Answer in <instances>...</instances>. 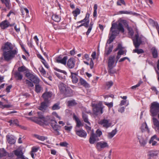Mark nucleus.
<instances>
[{
	"label": "nucleus",
	"instance_id": "3",
	"mask_svg": "<svg viewBox=\"0 0 159 159\" xmlns=\"http://www.w3.org/2000/svg\"><path fill=\"white\" fill-rule=\"evenodd\" d=\"M150 115L153 116H156L159 112V103L157 102H154L151 103L150 107Z\"/></svg>",
	"mask_w": 159,
	"mask_h": 159
},
{
	"label": "nucleus",
	"instance_id": "48",
	"mask_svg": "<svg viewBox=\"0 0 159 159\" xmlns=\"http://www.w3.org/2000/svg\"><path fill=\"white\" fill-rule=\"evenodd\" d=\"M121 3L124 5H125V3L124 0H118L117 2V5L121 6Z\"/></svg>",
	"mask_w": 159,
	"mask_h": 159
},
{
	"label": "nucleus",
	"instance_id": "21",
	"mask_svg": "<svg viewBox=\"0 0 159 159\" xmlns=\"http://www.w3.org/2000/svg\"><path fill=\"white\" fill-rule=\"evenodd\" d=\"M49 103L44 101L41 103L40 106L39 107V109L43 111L46 110L49 106Z\"/></svg>",
	"mask_w": 159,
	"mask_h": 159
},
{
	"label": "nucleus",
	"instance_id": "18",
	"mask_svg": "<svg viewBox=\"0 0 159 159\" xmlns=\"http://www.w3.org/2000/svg\"><path fill=\"white\" fill-rule=\"evenodd\" d=\"M7 142L10 144H13L15 143L16 140L14 136L11 134H7L6 135Z\"/></svg>",
	"mask_w": 159,
	"mask_h": 159
},
{
	"label": "nucleus",
	"instance_id": "26",
	"mask_svg": "<svg viewBox=\"0 0 159 159\" xmlns=\"http://www.w3.org/2000/svg\"><path fill=\"white\" fill-rule=\"evenodd\" d=\"M8 122L10 124V125H15L16 126H20L22 129L24 128V127H22L19 125L18 124L19 121L17 119L11 120L9 121Z\"/></svg>",
	"mask_w": 159,
	"mask_h": 159
},
{
	"label": "nucleus",
	"instance_id": "12",
	"mask_svg": "<svg viewBox=\"0 0 159 159\" xmlns=\"http://www.w3.org/2000/svg\"><path fill=\"white\" fill-rule=\"evenodd\" d=\"M62 57L63 55H59L56 58V60L57 63H61L65 65L66 64V61L68 57L66 56H64L63 57Z\"/></svg>",
	"mask_w": 159,
	"mask_h": 159
},
{
	"label": "nucleus",
	"instance_id": "14",
	"mask_svg": "<svg viewBox=\"0 0 159 159\" xmlns=\"http://www.w3.org/2000/svg\"><path fill=\"white\" fill-rule=\"evenodd\" d=\"M13 152L16 156L17 157L18 159H28L23 155V153L21 149H17L13 151Z\"/></svg>",
	"mask_w": 159,
	"mask_h": 159
},
{
	"label": "nucleus",
	"instance_id": "11",
	"mask_svg": "<svg viewBox=\"0 0 159 159\" xmlns=\"http://www.w3.org/2000/svg\"><path fill=\"white\" fill-rule=\"evenodd\" d=\"M98 124L102 125L103 128L106 129L111 126V123L110 122V120L105 119L101 120L98 121Z\"/></svg>",
	"mask_w": 159,
	"mask_h": 159
},
{
	"label": "nucleus",
	"instance_id": "30",
	"mask_svg": "<svg viewBox=\"0 0 159 159\" xmlns=\"http://www.w3.org/2000/svg\"><path fill=\"white\" fill-rule=\"evenodd\" d=\"M18 71L20 72L25 71L26 74L27 72H29V70L24 66H22L19 67L18 68Z\"/></svg>",
	"mask_w": 159,
	"mask_h": 159
},
{
	"label": "nucleus",
	"instance_id": "8",
	"mask_svg": "<svg viewBox=\"0 0 159 159\" xmlns=\"http://www.w3.org/2000/svg\"><path fill=\"white\" fill-rule=\"evenodd\" d=\"M38 117H34L33 118L34 119L33 120L37 123L41 125L43 124H47V121L46 118L42 115V113L41 112H37Z\"/></svg>",
	"mask_w": 159,
	"mask_h": 159
},
{
	"label": "nucleus",
	"instance_id": "24",
	"mask_svg": "<svg viewBox=\"0 0 159 159\" xmlns=\"http://www.w3.org/2000/svg\"><path fill=\"white\" fill-rule=\"evenodd\" d=\"M0 26L2 29H5L9 26V22L5 20L0 23Z\"/></svg>",
	"mask_w": 159,
	"mask_h": 159
},
{
	"label": "nucleus",
	"instance_id": "35",
	"mask_svg": "<svg viewBox=\"0 0 159 159\" xmlns=\"http://www.w3.org/2000/svg\"><path fill=\"white\" fill-rule=\"evenodd\" d=\"M82 117L84 122L90 125V123L89 121L88 116L85 113H83Z\"/></svg>",
	"mask_w": 159,
	"mask_h": 159
},
{
	"label": "nucleus",
	"instance_id": "4",
	"mask_svg": "<svg viewBox=\"0 0 159 159\" xmlns=\"http://www.w3.org/2000/svg\"><path fill=\"white\" fill-rule=\"evenodd\" d=\"M16 50L5 51L2 54L4 60L7 61H8L12 60L17 54Z\"/></svg>",
	"mask_w": 159,
	"mask_h": 159
},
{
	"label": "nucleus",
	"instance_id": "40",
	"mask_svg": "<svg viewBox=\"0 0 159 159\" xmlns=\"http://www.w3.org/2000/svg\"><path fill=\"white\" fill-rule=\"evenodd\" d=\"M59 105L60 103H57L54 104L52 107V110H54L59 109L60 108Z\"/></svg>",
	"mask_w": 159,
	"mask_h": 159
},
{
	"label": "nucleus",
	"instance_id": "25",
	"mask_svg": "<svg viewBox=\"0 0 159 159\" xmlns=\"http://www.w3.org/2000/svg\"><path fill=\"white\" fill-rule=\"evenodd\" d=\"M140 129L142 132H147L148 133L149 132V129L146 122L142 124Z\"/></svg>",
	"mask_w": 159,
	"mask_h": 159
},
{
	"label": "nucleus",
	"instance_id": "61",
	"mask_svg": "<svg viewBox=\"0 0 159 159\" xmlns=\"http://www.w3.org/2000/svg\"><path fill=\"white\" fill-rule=\"evenodd\" d=\"M157 138V136L156 135H153L152 137L151 138L150 140L149 141V143L150 144L151 143V142L154 139H156Z\"/></svg>",
	"mask_w": 159,
	"mask_h": 159
},
{
	"label": "nucleus",
	"instance_id": "55",
	"mask_svg": "<svg viewBox=\"0 0 159 159\" xmlns=\"http://www.w3.org/2000/svg\"><path fill=\"white\" fill-rule=\"evenodd\" d=\"M90 14L89 13H87L86 15V16L85 18L84 19L85 20H86V22L87 21H89V17Z\"/></svg>",
	"mask_w": 159,
	"mask_h": 159
},
{
	"label": "nucleus",
	"instance_id": "27",
	"mask_svg": "<svg viewBox=\"0 0 159 159\" xmlns=\"http://www.w3.org/2000/svg\"><path fill=\"white\" fill-rule=\"evenodd\" d=\"M80 82V84L85 88H89V84L87 82L82 78H80L79 80Z\"/></svg>",
	"mask_w": 159,
	"mask_h": 159
},
{
	"label": "nucleus",
	"instance_id": "33",
	"mask_svg": "<svg viewBox=\"0 0 159 159\" xmlns=\"http://www.w3.org/2000/svg\"><path fill=\"white\" fill-rule=\"evenodd\" d=\"M52 18L53 20L57 22H59L61 20L60 17L56 14L53 15Z\"/></svg>",
	"mask_w": 159,
	"mask_h": 159
},
{
	"label": "nucleus",
	"instance_id": "45",
	"mask_svg": "<svg viewBox=\"0 0 159 159\" xmlns=\"http://www.w3.org/2000/svg\"><path fill=\"white\" fill-rule=\"evenodd\" d=\"M21 11L22 15L25 14V13H23V12L24 11L25 12V13L26 14V15H27L29 12V10L26 8H22L21 9Z\"/></svg>",
	"mask_w": 159,
	"mask_h": 159
},
{
	"label": "nucleus",
	"instance_id": "38",
	"mask_svg": "<svg viewBox=\"0 0 159 159\" xmlns=\"http://www.w3.org/2000/svg\"><path fill=\"white\" fill-rule=\"evenodd\" d=\"M115 37L112 36V35H111L109 39L107 40V43L106 44L107 47L108 46V44H110L113 41L114 39H115Z\"/></svg>",
	"mask_w": 159,
	"mask_h": 159
},
{
	"label": "nucleus",
	"instance_id": "28",
	"mask_svg": "<svg viewBox=\"0 0 159 159\" xmlns=\"http://www.w3.org/2000/svg\"><path fill=\"white\" fill-rule=\"evenodd\" d=\"M2 3L5 5L6 7L8 9H10L11 7V4L10 0H1Z\"/></svg>",
	"mask_w": 159,
	"mask_h": 159
},
{
	"label": "nucleus",
	"instance_id": "47",
	"mask_svg": "<svg viewBox=\"0 0 159 159\" xmlns=\"http://www.w3.org/2000/svg\"><path fill=\"white\" fill-rule=\"evenodd\" d=\"M76 127L77 128V127L80 128V126H83V125L81 123L80 120H79L76 121Z\"/></svg>",
	"mask_w": 159,
	"mask_h": 159
},
{
	"label": "nucleus",
	"instance_id": "20",
	"mask_svg": "<svg viewBox=\"0 0 159 159\" xmlns=\"http://www.w3.org/2000/svg\"><path fill=\"white\" fill-rule=\"evenodd\" d=\"M115 56L114 55L110 56L108 59V67H114Z\"/></svg>",
	"mask_w": 159,
	"mask_h": 159
},
{
	"label": "nucleus",
	"instance_id": "31",
	"mask_svg": "<svg viewBox=\"0 0 159 159\" xmlns=\"http://www.w3.org/2000/svg\"><path fill=\"white\" fill-rule=\"evenodd\" d=\"M139 142L141 146H144L147 143V140L142 137L138 138Z\"/></svg>",
	"mask_w": 159,
	"mask_h": 159
},
{
	"label": "nucleus",
	"instance_id": "2",
	"mask_svg": "<svg viewBox=\"0 0 159 159\" xmlns=\"http://www.w3.org/2000/svg\"><path fill=\"white\" fill-rule=\"evenodd\" d=\"M58 86L61 93L64 94L66 97L72 96L73 93L72 90L70 87L62 82L60 83Z\"/></svg>",
	"mask_w": 159,
	"mask_h": 159
},
{
	"label": "nucleus",
	"instance_id": "59",
	"mask_svg": "<svg viewBox=\"0 0 159 159\" xmlns=\"http://www.w3.org/2000/svg\"><path fill=\"white\" fill-rule=\"evenodd\" d=\"M105 104L109 108H111L113 106V103L112 102H111L107 103V102H105Z\"/></svg>",
	"mask_w": 159,
	"mask_h": 159
},
{
	"label": "nucleus",
	"instance_id": "56",
	"mask_svg": "<svg viewBox=\"0 0 159 159\" xmlns=\"http://www.w3.org/2000/svg\"><path fill=\"white\" fill-rule=\"evenodd\" d=\"M68 144L66 142H61L60 143V146L65 147H67Z\"/></svg>",
	"mask_w": 159,
	"mask_h": 159
},
{
	"label": "nucleus",
	"instance_id": "43",
	"mask_svg": "<svg viewBox=\"0 0 159 159\" xmlns=\"http://www.w3.org/2000/svg\"><path fill=\"white\" fill-rule=\"evenodd\" d=\"M7 152L5 150H0V158L7 155Z\"/></svg>",
	"mask_w": 159,
	"mask_h": 159
},
{
	"label": "nucleus",
	"instance_id": "44",
	"mask_svg": "<svg viewBox=\"0 0 159 159\" xmlns=\"http://www.w3.org/2000/svg\"><path fill=\"white\" fill-rule=\"evenodd\" d=\"M25 81H26V84H27L28 86L29 87H33L34 86L33 83L31 82L30 81V80H25Z\"/></svg>",
	"mask_w": 159,
	"mask_h": 159
},
{
	"label": "nucleus",
	"instance_id": "13",
	"mask_svg": "<svg viewBox=\"0 0 159 159\" xmlns=\"http://www.w3.org/2000/svg\"><path fill=\"white\" fill-rule=\"evenodd\" d=\"M75 132L76 134L78 136L85 138L87 135L86 131L82 129H77L76 128H75Z\"/></svg>",
	"mask_w": 159,
	"mask_h": 159
},
{
	"label": "nucleus",
	"instance_id": "22",
	"mask_svg": "<svg viewBox=\"0 0 159 159\" xmlns=\"http://www.w3.org/2000/svg\"><path fill=\"white\" fill-rule=\"evenodd\" d=\"M70 71L71 74L70 77L72 79V82L73 83H77L78 81V74L76 73H73L70 70Z\"/></svg>",
	"mask_w": 159,
	"mask_h": 159
},
{
	"label": "nucleus",
	"instance_id": "49",
	"mask_svg": "<svg viewBox=\"0 0 159 159\" xmlns=\"http://www.w3.org/2000/svg\"><path fill=\"white\" fill-rule=\"evenodd\" d=\"M125 47H123L122 46L121 44H119L117 46V47L115 50H123L125 49Z\"/></svg>",
	"mask_w": 159,
	"mask_h": 159
},
{
	"label": "nucleus",
	"instance_id": "5",
	"mask_svg": "<svg viewBox=\"0 0 159 159\" xmlns=\"http://www.w3.org/2000/svg\"><path fill=\"white\" fill-rule=\"evenodd\" d=\"M102 134V131L99 129H97L95 134L93 131L90 134V136L89 139V142L91 144H94L96 141H98L99 139L98 137H100Z\"/></svg>",
	"mask_w": 159,
	"mask_h": 159
},
{
	"label": "nucleus",
	"instance_id": "62",
	"mask_svg": "<svg viewBox=\"0 0 159 159\" xmlns=\"http://www.w3.org/2000/svg\"><path fill=\"white\" fill-rule=\"evenodd\" d=\"M151 89L152 90L156 92V94L157 95L158 93V91L157 89V88L156 87L154 86H153L151 87Z\"/></svg>",
	"mask_w": 159,
	"mask_h": 159
},
{
	"label": "nucleus",
	"instance_id": "60",
	"mask_svg": "<svg viewBox=\"0 0 159 159\" xmlns=\"http://www.w3.org/2000/svg\"><path fill=\"white\" fill-rule=\"evenodd\" d=\"M89 65L90 66V68L91 69H92L93 68L94 66V63L93 61L92 58H91L90 61Z\"/></svg>",
	"mask_w": 159,
	"mask_h": 159
},
{
	"label": "nucleus",
	"instance_id": "36",
	"mask_svg": "<svg viewBox=\"0 0 159 159\" xmlns=\"http://www.w3.org/2000/svg\"><path fill=\"white\" fill-rule=\"evenodd\" d=\"M34 136L38 139L42 141H43L47 139V137H46L41 136L37 134H35Z\"/></svg>",
	"mask_w": 159,
	"mask_h": 159
},
{
	"label": "nucleus",
	"instance_id": "7",
	"mask_svg": "<svg viewBox=\"0 0 159 159\" xmlns=\"http://www.w3.org/2000/svg\"><path fill=\"white\" fill-rule=\"evenodd\" d=\"M93 113L96 115H101L103 113V109L104 108L102 104L99 103L97 104H92Z\"/></svg>",
	"mask_w": 159,
	"mask_h": 159
},
{
	"label": "nucleus",
	"instance_id": "50",
	"mask_svg": "<svg viewBox=\"0 0 159 159\" xmlns=\"http://www.w3.org/2000/svg\"><path fill=\"white\" fill-rule=\"evenodd\" d=\"M120 14H129L132 13L131 11H120L119 12Z\"/></svg>",
	"mask_w": 159,
	"mask_h": 159
},
{
	"label": "nucleus",
	"instance_id": "64",
	"mask_svg": "<svg viewBox=\"0 0 159 159\" xmlns=\"http://www.w3.org/2000/svg\"><path fill=\"white\" fill-rule=\"evenodd\" d=\"M89 22L87 21L81 24V25L84 26L86 28H88L89 26Z\"/></svg>",
	"mask_w": 159,
	"mask_h": 159
},
{
	"label": "nucleus",
	"instance_id": "42",
	"mask_svg": "<svg viewBox=\"0 0 159 159\" xmlns=\"http://www.w3.org/2000/svg\"><path fill=\"white\" fill-rule=\"evenodd\" d=\"M80 10L78 8H77L75 11L72 12V13L74 16L76 17L78 15L80 14Z\"/></svg>",
	"mask_w": 159,
	"mask_h": 159
},
{
	"label": "nucleus",
	"instance_id": "51",
	"mask_svg": "<svg viewBox=\"0 0 159 159\" xmlns=\"http://www.w3.org/2000/svg\"><path fill=\"white\" fill-rule=\"evenodd\" d=\"M113 84V83L112 81H110L106 83V86L108 89L110 88Z\"/></svg>",
	"mask_w": 159,
	"mask_h": 159
},
{
	"label": "nucleus",
	"instance_id": "58",
	"mask_svg": "<svg viewBox=\"0 0 159 159\" xmlns=\"http://www.w3.org/2000/svg\"><path fill=\"white\" fill-rule=\"evenodd\" d=\"M40 72L43 75H45L46 74V71L43 67L39 68Z\"/></svg>",
	"mask_w": 159,
	"mask_h": 159
},
{
	"label": "nucleus",
	"instance_id": "63",
	"mask_svg": "<svg viewBox=\"0 0 159 159\" xmlns=\"http://www.w3.org/2000/svg\"><path fill=\"white\" fill-rule=\"evenodd\" d=\"M55 74L61 80L64 78V77H62L59 73L56 72Z\"/></svg>",
	"mask_w": 159,
	"mask_h": 159
},
{
	"label": "nucleus",
	"instance_id": "9",
	"mask_svg": "<svg viewBox=\"0 0 159 159\" xmlns=\"http://www.w3.org/2000/svg\"><path fill=\"white\" fill-rule=\"evenodd\" d=\"M25 76L30 80L36 84H39V79L36 76L32 74L30 72H27L25 74Z\"/></svg>",
	"mask_w": 159,
	"mask_h": 159
},
{
	"label": "nucleus",
	"instance_id": "52",
	"mask_svg": "<svg viewBox=\"0 0 159 159\" xmlns=\"http://www.w3.org/2000/svg\"><path fill=\"white\" fill-rule=\"evenodd\" d=\"M152 54L153 57L154 58L157 57L158 56L157 50H153V51L152 52Z\"/></svg>",
	"mask_w": 159,
	"mask_h": 159
},
{
	"label": "nucleus",
	"instance_id": "57",
	"mask_svg": "<svg viewBox=\"0 0 159 159\" xmlns=\"http://www.w3.org/2000/svg\"><path fill=\"white\" fill-rule=\"evenodd\" d=\"M39 148L35 147H33L32 148L31 152H35L38 150Z\"/></svg>",
	"mask_w": 159,
	"mask_h": 159
},
{
	"label": "nucleus",
	"instance_id": "34",
	"mask_svg": "<svg viewBox=\"0 0 159 159\" xmlns=\"http://www.w3.org/2000/svg\"><path fill=\"white\" fill-rule=\"evenodd\" d=\"M77 103L75 100L69 101L67 102L68 106H74L77 104Z\"/></svg>",
	"mask_w": 159,
	"mask_h": 159
},
{
	"label": "nucleus",
	"instance_id": "53",
	"mask_svg": "<svg viewBox=\"0 0 159 159\" xmlns=\"http://www.w3.org/2000/svg\"><path fill=\"white\" fill-rule=\"evenodd\" d=\"M55 69L58 72L63 73L65 75H67V72L65 70H62L57 68H56Z\"/></svg>",
	"mask_w": 159,
	"mask_h": 159
},
{
	"label": "nucleus",
	"instance_id": "6",
	"mask_svg": "<svg viewBox=\"0 0 159 159\" xmlns=\"http://www.w3.org/2000/svg\"><path fill=\"white\" fill-rule=\"evenodd\" d=\"M137 33L135 35L133 39L134 45L136 48L134 50H137V49L139 48L140 44L142 43L144 38V37L142 36H139L137 31ZM139 50L142 49H139Z\"/></svg>",
	"mask_w": 159,
	"mask_h": 159
},
{
	"label": "nucleus",
	"instance_id": "41",
	"mask_svg": "<svg viewBox=\"0 0 159 159\" xmlns=\"http://www.w3.org/2000/svg\"><path fill=\"white\" fill-rule=\"evenodd\" d=\"M114 67H108V71L110 74H113L116 73V70H113Z\"/></svg>",
	"mask_w": 159,
	"mask_h": 159
},
{
	"label": "nucleus",
	"instance_id": "17",
	"mask_svg": "<svg viewBox=\"0 0 159 159\" xmlns=\"http://www.w3.org/2000/svg\"><path fill=\"white\" fill-rule=\"evenodd\" d=\"M75 60L74 58H70L68 59L67 62H66L67 67L70 69L73 68L75 67Z\"/></svg>",
	"mask_w": 159,
	"mask_h": 159
},
{
	"label": "nucleus",
	"instance_id": "37",
	"mask_svg": "<svg viewBox=\"0 0 159 159\" xmlns=\"http://www.w3.org/2000/svg\"><path fill=\"white\" fill-rule=\"evenodd\" d=\"M35 90L37 93H39L41 90H42V88L41 85L39 84H36L35 85Z\"/></svg>",
	"mask_w": 159,
	"mask_h": 159
},
{
	"label": "nucleus",
	"instance_id": "10",
	"mask_svg": "<svg viewBox=\"0 0 159 159\" xmlns=\"http://www.w3.org/2000/svg\"><path fill=\"white\" fill-rule=\"evenodd\" d=\"M50 125L54 131V133L57 135H59L60 133L59 132L61 126L57 125V123L56 121L53 120L51 123Z\"/></svg>",
	"mask_w": 159,
	"mask_h": 159
},
{
	"label": "nucleus",
	"instance_id": "19",
	"mask_svg": "<svg viewBox=\"0 0 159 159\" xmlns=\"http://www.w3.org/2000/svg\"><path fill=\"white\" fill-rule=\"evenodd\" d=\"M96 146L98 149L104 148H108L109 147L107 143L104 141H101L98 142L96 144Z\"/></svg>",
	"mask_w": 159,
	"mask_h": 159
},
{
	"label": "nucleus",
	"instance_id": "32",
	"mask_svg": "<svg viewBox=\"0 0 159 159\" xmlns=\"http://www.w3.org/2000/svg\"><path fill=\"white\" fill-rule=\"evenodd\" d=\"M15 76L16 78L18 80H21L23 78L22 75L18 71L15 72Z\"/></svg>",
	"mask_w": 159,
	"mask_h": 159
},
{
	"label": "nucleus",
	"instance_id": "15",
	"mask_svg": "<svg viewBox=\"0 0 159 159\" xmlns=\"http://www.w3.org/2000/svg\"><path fill=\"white\" fill-rule=\"evenodd\" d=\"M52 95V92H46L44 93L42 97L43 98L44 101L50 103L51 98Z\"/></svg>",
	"mask_w": 159,
	"mask_h": 159
},
{
	"label": "nucleus",
	"instance_id": "46",
	"mask_svg": "<svg viewBox=\"0 0 159 159\" xmlns=\"http://www.w3.org/2000/svg\"><path fill=\"white\" fill-rule=\"evenodd\" d=\"M158 154V152L157 151H151L150 152V155L151 157L157 156Z\"/></svg>",
	"mask_w": 159,
	"mask_h": 159
},
{
	"label": "nucleus",
	"instance_id": "39",
	"mask_svg": "<svg viewBox=\"0 0 159 159\" xmlns=\"http://www.w3.org/2000/svg\"><path fill=\"white\" fill-rule=\"evenodd\" d=\"M127 29L128 31V35L129 36L132 37L134 35V32L131 28H130L128 25H127Z\"/></svg>",
	"mask_w": 159,
	"mask_h": 159
},
{
	"label": "nucleus",
	"instance_id": "1",
	"mask_svg": "<svg viewBox=\"0 0 159 159\" xmlns=\"http://www.w3.org/2000/svg\"><path fill=\"white\" fill-rule=\"evenodd\" d=\"M110 31L112 33L111 35H112V36L115 37L116 36L119 34L120 32L124 33V29L122 24L120 22L118 23H112L110 29Z\"/></svg>",
	"mask_w": 159,
	"mask_h": 159
},
{
	"label": "nucleus",
	"instance_id": "29",
	"mask_svg": "<svg viewBox=\"0 0 159 159\" xmlns=\"http://www.w3.org/2000/svg\"><path fill=\"white\" fill-rule=\"evenodd\" d=\"M117 132L116 129L113 130L112 131L108 133V137L109 139H111L116 134Z\"/></svg>",
	"mask_w": 159,
	"mask_h": 159
},
{
	"label": "nucleus",
	"instance_id": "16",
	"mask_svg": "<svg viewBox=\"0 0 159 159\" xmlns=\"http://www.w3.org/2000/svg\"><path fill=\"white\" fill-rule=\"evenodd\" d=\"M15 46L14 44L9 42H7L2 46V50H15Z\"/></svg>",
	"mask_w": 159,
	"mask_h": 159
},
{
	"label": "nucleus",
	"instance_id": "54",
	"mask_svg": "<svg viewBox=\"0 0 159 159\" xmlns=\"http://www.w3.org/2000/svg\"><path fill=\"white\" fill-rule=\"evenodd\" d=\"M105 48L107 50H112L113 48V45L112 44H108V46L107 47L106 46Z\"/></svg>",
	"mask_w": 159,
	"mask_h": 159
},
{
	"label": "nucleus",
	"instance_id": "23",
	"mask_svg": "<svg viewBox=\"0 0 159 159\" xmlns=\"http://www.w3.org/2000/svg\"><path fill=\"white\" fill-rule=\"evenodd\" d=\"M152 120L155 129L159 133V120L154 117H153Z\"/></svg>",
	"mask_w": 159,
	"mask_h": 159
}]
</instances>
